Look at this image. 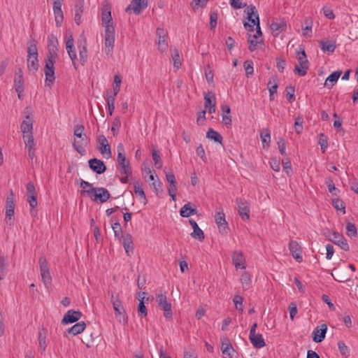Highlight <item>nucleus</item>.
<instances>
[{
  "label": "nucleus",
  "mask_w": 358,
  "mask_h": 358,
  "mask_svg": "<svg viewBox=\"0 0 358 358\" xmlns=\"http://www.w3.org/2000/svg\"><path fill=\"white\" fill-rule=\"evenodd\" d=\"M57 40L54 36L48 37V52L45 59L44 73L45 85L49 87H52L55 80L54 64L57 57Z\"/></svg>",
  "instance_id": "1"
},
{
  "label": "nucleus",
  "mask_w": 358,
  "mask_h": 358,
  "mask_svg": "<svg viewBox=\"0 0 358 358\" xmlns=\"http://www.w3.org/2000/svg\"><path fill=\"white\" fill-rule=\"evenodd\" d=\"M80 187L83 189L80 192L81 195H87L95 202L104 203L110 196L106 188L93 187L92 184L83 180L80 181Z\"/></svg>",
  "instance_id": "2"
},
{
  "label": "nucleus",
  "mask_w": 358,
  "mask_h": 358,
  "mask_svg": "<svg viewBox=\"0 0 358 358\" xmlns=\"http://www.w3.org/2000/svg\"><path fill=\"white\" fill-rule=\"evenodd\" d=\"M248 15V19L251 22V24L245 22L244 27L248 31H253L254 26H256V33L254 35L259 36L262 38V31L259 26V18L258 13L255 6L250 5L245 10Z\"/></svg>",
  "instance_id": "3"
},
{
  "label": "nucleus",
  "mask_w": 358,
  "mask_h": 358,
  "mask_svg": "<svg viewBox=\"0 0 358 358\" xmlns=\"http://www.w3.org/2000/svg\"><path fill=\"white\" fill-rule=\"evenodd\" d=\"M85 127L83 124H76L73 128V135L78 141L75 139L73 147L81 155L85 152V146L87 145V137L84 132Z\"/></svg>",
  "instance_id": "4"
},
{
  "label": "nucleus",
  "mask_w": 358,
  "mask_h": 358,
  "mask_svg": "<svg viewBox=\"0 0 358 358\" xmlns=\"http://www.w3.org/2000/svg\"><path fill=\"white\" fill-rule=\"evenodd\" d=\"M110 302L115 311V317L116 320L120 323H122L124 324H127L128 317L118 295L115 293H112L110 296Z\"/></svg>",
  "instance_id": "5"
},
{
  "label": "nucleus",
  "mask_w": 358,
  "mask_h": 358,
  "mask_svg": "<svg viewBox=\"0 0 358 358\" xmlns=\"http://www.w3.org/2000/svg\"><path fill=\"white\" fill-rule=\"evenodd\" d=\"M27 64L29 71L33 73H35L39 67L37 47L32 42L27 47Z\"/></svg>",
  "instance_id": "6"
},
{
  "label": "nucleus",
  "mask_w": 358,
  "mask_h": 358,
  "mask_svg": "<svg viewBox=\"0 0 358 358\" xmlns=\"http://www.w3.org/2000/svg\"><path fill=\"white\" fill-rule=\"evenodd\" d=\"M296 59L298 64L296 65L294 72L299 76H304L309 69V62L303 50L296 51Z\"/></svg>",
  "instance_id": "7"
},
{
  "label": "nucleus",
  "mask_w": 358,
  "mask_h": 358,
  "mask_svg": "<svg viewBox=\"0 0 358 358\" xmlns=\"http://www.w3.org/2000/svg\"><path fill=\"white\" fill-rule=\"evenodd\" d=\"M156 301L159 308L164 311V315L167 320L172 319L171 304L168 302L165 292H159L156 294Z\"/></svg>",
  "instance_id": "8"
},
{
  "label": "nucleus",
  "mask_w": 358,
  "mask_h": 358,
  "mask_svg": "<svg viewBox=\"0 0 358 358\" xmlns=\"http://www.w3.org/2000/svg\"><path fill=\"white\" fill-rule=\"evenodd\" d=\"M24 119L22 120L20 129L23 134V136L33 135V116L32 113L29 108H26L23 112Z\"/></svg>",
  "instance_id": "9"
},
{
  "label": "nucleus",
  "mask_w": 358,
  "mask_h": 358,
  "mask_svg": "<svg viewBox=\"0 0 358 358\" xmlns=\"http://www.w3.org/2000/svg\"><path fill=\"white\" fill-rule=\"evenodd\" d=\"M104 51L108 57L113 55L115 43V27L108 26L105 30Z\"/></svg>",
  "instance_id": "10"
},
{
  "label": "nucleus",
  "mask_w": 358,
  "mask_h": 358,
  "mask_svg": "<svg viewBox=\"0 0 358 358\" xmlns=\"http://www.w3.org/2000/svg\"><path fill=\"white\" fill-rule=\"evenodd\" d=\"M41 279L45 287L50 285L52 277L50 273L48 262L45 257H41L38 259Z\"/></svg>",
  "instance_id": "11"
},
{
  "label": "nucleus",
  "mask_w": 358,
  "mask_h": 358,
  "mask_svg": "<svg viewBox=\"0 0 358 358\" xmlns=\"http://www.w3.org/2000/svg\"><path fill=\"white\" fill-rule=\"evenodd\" d=\"M97 149L103 157L106 159L111 157L110 145L104 135H99L97 137Z\"/></svg>",
  "instance_id": "12"
},
{
  "label": "nucleus",
  "mask_w": 358,
  "mask_h": 358,
  "mask_svg": "<svg viewBox=\"0 0 358 358\" xmlns=\"http://www.w3.org/2000/svg\"><path fill=\"white\" fill-rule=\"evenodd\" d=\"M148 6L147 0H131L130 4L126 8V13H131V11L136 14L139 15Z\"/></svg>",
  "instance_id": "13"
},
{
  "label": "nucleus",
  "mask_w": 358,
  "mask_h": 358,
  "mask_svg": "<svg viewBox=\"0 0 358 358\" xmlns=\"http://www.w3.org/2000/svg\"><path fill=\"white\" fill-rule=\"evenodd\" d=\"M221 341V350L223 355V358H233L235 350L229 341V339L224 336L220 338Z\"/></svg>",
  "instance_id": "14"
},
{
  "label": "nucleus",
  "mask_w": 358,
  "mask_h": 358,
  "mask_svg": "<svg viewBox=\"0 0 358 358\" xmlns=\"http://www.w3.org/2000/svg\"><path fill=\"white\" fill-rule=\"evenodd\" d=\"M101 23L105 30L108 26L114 27L111 16V8L108 5H104L101 8Z\"/></svg>",
  "instance_id": "15"
},
{
  "label": "nucleus",
  "mask_w": 358,
  "mask_h": 358,
  "mask_svg": "<svg viewBox=\"0 0 358 358\" xmlns=\"http://www.w3.org/2000/svg\"><path fill=\"white\" fill-rule=\"evenodd\" d=\"M156 34L158 37V49L160 52H164L168 48L167 31L162 28H157Z\"/></svg>",
  "instance_id": "16"
},
{
  "label": "nucleus",
  "mask_w": 358,
  "mask_h": 358,
  "mask_svg": "<svg viewBox=\"0 0 358 358\" xmlns=\"http://www.w3.org/2000/svg\"><path fill=\"white\" fill-rule=\"evenodd\" d=\"M238 213L243 220H249L250 219V206L248 203L243 199H237Z\"/></svg>",
  "instance_id": "17"
},
{
  "label": "nucleus",
  "mask_w": 358,
  "mask_h": 358,
  "mask_svg": "<svg viewBox=\"0 0 358 358\" xmlns=\"http://www.w3.org/2000/svg\"><path fill=\"white\" fill-rule=\"evenodd\" d=\"M66 49L68 52V55L72 62V64L76 69H77V65H76V59H77V55L76 50L74 48V41L72 36L71 35L69 38L66 41Z\"/></svg>",
  "instance_id": "18"
},
{
  "label": "nucleus",
  "mask_w": 358,
  "mask_h": 358,
  "mask_svg": "<svg viewBox=\"0 0 358 358\" xmlns=\"http://www.w3.org/2000/svg\"><path fill=\"white\" fill-rule=\"evenodd\" d=\"M331 234L332 237H329V241L338 245L342 250H349V245L343 235L336 231H333Z\"/></svg>",
  "instance_id": "19"
},
{
  "label": "nucleus",
  "mask_w": 358,
  "mask_h": 358,
  "mask_svg": "<svg viewBox=\"0 0 358 358\" xmlns=\"http://www.w3.org/2000/svg\"><path fill=\"white\" fill-rule=\"evenodd\" d=\"M118 239L123 245V247L127 256H131L134 252L133 240L131 235L129 234H127Z\"/></svg>",
  "instance_id": "20"
},
{
  "label": "nucleus",
  "mask_w": 358,
  "mask_h": 358,
  "mask_svg": "<svg viewBox=\"0 0 358 358\" xmlns=\"http://www.w3.org/2000/svg\"><path fill=\"white\" fill-rule=\"evenodd\" d=\"M82 317V313L80 311H76L74 310H69L64 315L62 323V324H69L73 323L78 321Z\"/></svg>",
  "instance_id": "21"
},
{
  "label": "nucleus",
  "mask_w": 358,
  "mask_h": 358,
  "mask_svg": "<svg viewBox=\"0 0 358 358\" xmlns=\"http://www.w3.org/2000/svg\"><path fill=\"white\" fill-rule=\"evenodd\" d=\"M327 331V324H322L320 326H317L313 331V340L315 343H321L325 338Z\"/></svg>",
  "instance_id": "22"
},
{
  "label": "nucleus",
  "mask_w": 358,
  "mask_h": 358,
  "mask_svg": "<svg viewBox=\"0 0 358 358\" xmlns=\"http://www.w3.org/2000/svg\"><path fill=\"white\" fill-rule=\"evenodd\" d=\"M289 250L294 257L298 262H301L303 260L301 256V249L299 244L295 241H291L289 243Z\"/></svg>",
  "instance_id": "23"
},
{
  "label": "nucleus",
  "mask_w": 358,
  "mask_h": 358,
  "mask_svg": "<svg viewBox=\"0 0 358 358\" xmlns=\"http://www.w3.org/2000/svg\"><path fill=\"white\" fill-rule=\"evenodd\" d=\"M287 24L284 20L273 22L271 24V29L274 37H278L280 33L286 31Z\"/></svg>",
  "instance_id": "24"
},
{
  "label": "nucleus",
  "mask_w": 358,
  "mask_h": 358,
  "mask_svg": "<svg viewBox=\"0 0 358 358\" xmlns=\"http://www.w3.org/2000/svg\"><path fill=\"white\" fill-rule=\"evenodd\" d=\"M88 163L90 168L97 174H101L106 170L104 163L96 158L90 159Z\"/></svg>",
  "instance_id": "25"
},
{
  "label": "nucleus",
  "mask_w": 358,
  "mask_h": 358,
  "mask_svg": "<svg viewBox=\"0 0 358 358\" xmlns=\"http://www.w3.org/2000/svg\"><path fill=\"white\" fill-rule=\"evenodd\" d=\"M233 264L236 269H244L246 267L245 259L243 254L240 251H236L232 255Z\"/></svg>",
  "instance_id": "26"
},
{
  "label": "nucleus",
  "mask_w": 358,
  "mask_h": 358,
  "mask_svg": "<svg viewBox=\"0 0 358 358\" xmlns=\"http://www.w3.org/2000/svg\"><path fill=\"white\" fill-rule=\"evenodd\" d=\"M204 106L209 113L215 112V96L213 92H208L204 96Z\"/></svg>",
  "instance_id": "27"
},
{
  "label": "nucleus",
  "mask_w": 358,
  "mask_h": 358,
  "mask_svg": "<svg viewBox=\"0 0 358 358\" xmlns=\"http://www.w3.org/2000/svg\"><path fill=\"white\" fill-rule=\"evenodd\" d=\"M215 220L220 229H221V228H223V229L227 228V222L225 220V214L224 213L222 208H216Z\"/></svg>",
  "instance_id": "28"
},
{
  "label": "nucleus",
  "mask_w": 358,
  "mask_h": 358,
  "mask_svg": "<svg viewBox=\"0 0 358 358\" xmlns=\"http://www.w3.org/2000/svg\"><path fill=\"white\" fill-rule=\"evenodd\" d=\"M189 222L193 228V232H192L190 234L191 236L194 239L203 241L205 238L204 234L203 231L199 228L196 221L192 219H190L189 220Z\"/></svg>",
  "instance_id": "29"
},
{
  "label": "nucleus",
  "mask_w": 358,
  "mask_h": 358,
  "mask_svg": "<svg viewBox=\"0 0 358 358\" xmlns=\"http://www.w3.org/2000/svg\"><path fill=\"white\" fill-rule=\"evenodd\" d=\"M14 85L16 92H24V78H23V72L21 69H20L15 73V78H14Z\"/></svg>",
  "instance_id": "30"
},
{
  "label": "nucleus",
  "mask_w": 358,
  "mask_h": 358,
  "mask_svg": "<svg viewBox=\"0 0 358 358\" xmlns=\"http://www.w3.org/2000/svg\"><path fill=\"white\" fill-rule=\"evenodd\" d=\"M84 0H76L75 4V22L80 24L82 22V15L84 10Z\"/></svg>",
  "instance_id": "31"
},
{
  "label": "nucleus",
  "mask_w": 358,
  "mask_h": 358,
  "mask_svg": "<svg viewBox=\"0 0 358 358\" xmlns=\"http://www.w3.org/2000/svg\"><path fill=\"white\" fill-rule=\"evenodd\" d=\"M249 339L252 345L256 348H263L266 345L264 340L262 337V335L260 334H250Z\"/></svg>",
  "instance_id": "32"
},
{
  "label": "nucleus",
  "mask_w": 358,
  "mask_h": 358,
  "mask_svg": "<svg viewBox=\"0 0 358 358\" xmlns=\"http://www.w3.org/2000/svg\"><path fill=\"white\" fill-rule=\"evenodd\" d=\"M134 192L138 197L140 201L145 205L148 202V200L143 189L142 183L141 182L137 181L134 183Z\"/></svg>",
  "instance_id": "33"
},
{
  "label": "nucleus",
  "mask_w": 358,
  "mask_h": 358,
  "mask_svg": "<svg viewBox=\"0 0 358 358\" xmlns=\"http://www.w3.org/2000/svg\"><path fill=\"white\" fill-rule=\"evenodd\" d=\"M120 173L122 177L120 178V181L122 183H127L128 182V178L131 176V168L130 166L129 162H127V164L120 166Z\"/></svg>",
  "instance_id": "34"
},
{
  "label": "nucleus",
  "mask_w": 358,
  "mask_h": 358,
  "mask_svg": "<svg viewBox=\"0 0 358 358\" xmlns=\"http://www.w3.org/2000/svg\"><path fill=\"white\" fill-rule=\"evenodd\" d=\"M248 41L249 43L248 49L250 52H254L257 48V45L263 43V39L257 35L249 34Z\"/></svg>",
  "instance_id": "35"
},
{
  "label": "nucleus",
  "mask_w": 358,
  "mask_h": 358,
  "mask_svg": "<svg viewBox=\"0 0 358 358\" xmlns=\"http://www.w3.org/2000/svg\"><path fill=\"white\" fill-rule=\"evenodd\" d=\"M320 48L323 52H334L336 49V41H321L320 42Z\"/></svg>",
  "instance_id": "36"
},
{
  "label": "nucleus",
  "mask_w": 358,
  "mask_h": 358,
  "mask_svg": "<svg viewBox=\"0 0 358 358\" xmlns=\"http://www.w3.org/2000/svg\"><path fill=\"white\" fill-rule=\"evenodd\" d=\"M196 213L197 210L196 208H192L189 203L185 204L180 210V215L182 217H188L190 215H195Z\"/></svg>",
  "instance_id": "37"
},
{
  "label": "nucleus",
  "mask_w": 358,
  "mask_h": 358,
  "mask_svg": "<svg viewBox=\"0 0 358 358\" xmlns=\"http://www.w3.org/2000/svg\"><path fill=\"white\" fill-rule=\"evenodd\" d=\"M86 327V324L84 322H80L75 324L73 327L68 329V332L70 334L73 336H76L78 334H81Z\"/></svg>",
  "instance_id": "38"
},
{
  "label": "nucleus",
  "mask_w": 358,
  "mask_h": 358,
  "mask_svg": "<svg viewBox=\"0 0 358 358\" xmlns=\"http://www.w3.org/2000/svg\"><path fill=\"white\" fill-rule=\"evenodd\" d=\"M341 74V71H335L330 74L325 80V86H327L329 88L332 87L337 82L338 79L339 78Z\"/></svg>",
  "instance_id": "39"
},
{
  "label": "nucleus",
  "mask_w": 358,
  "mask_h": 358,
  "mask_svg": "<svg viewBox=\"0 0 358 358\" xmlns=\"http://www.w3.org/2000/svg\"><path fill=\"white\" fill-rule=\"evenodd\" d=\"M117 161L119 166L125 165L127 164V162H129L124 155V149L122 144H119L117 145Z\"/></svg>",
  "instance_id": "40"
},
{
  "label": "nucleus",
  "mask_w": 358,
  "mask_h": 358,
  "mask_svg": "<svg viewBox=\"0 0 358 358\" xmlns=\"http://www.w3.org/2000/svg\"><path fill=\"white\" fill-rule=\"evenodd\" d=\"M241 282L244 289L247 290L251 287V276L248 272H243L241 277Z\"/></svg>",
  "instance_id": "41"
},
{
  "label": "nucleus",
  "mask_w": 358,
  "mask_h": 358,
  "mask_svg": "<svg viewBox=\"0 0 358 358\" xmlns=\"http://www.w3.org/2000/svg\"><path fill=\"white\" fill-rule=\"evenodd\" d=\"M206 137L211 140H213L215 142H217L222 144V136L216 131L213 129H209L206 134Z\"/></svg>",
  "instance_id": "42"
},
{
  "label": "nucleus",
  "mask_w": 358,
  "mask_h": 358,
  "mask_svg": "<svg viewBox=\"0 0 358 358\" xmlns=\"http://www.w3.org/2000/svg\"><path fill=\"white\" fill-rule=\"evenodd\" d=\"M78 49H79L80 62V64L83 66H84L87 59V50L86 45L85 44L82 45H79Z\"/></svg>",
  "instance_id": "43"
},
{
  "label": "nucleus",
  "mask_w": 358,
  "mask_h": 358,
  "mask_svg": "<svg viewBox=\"0 0 358 358\" xmlns=\"http://www.w3.org/2000/svg\"><path fill=\"white\" fill-rule=\"evenodd\" d=\"M25 148L27 150H35L36 143L34 141V136H23Z\"/></svg>",
  "instance_id": "44"
},
{
  "label": "nucleus",
  "mask_w": 358,
  "mask_h": 358,
  "mask_svg": "<svg viewBox=\"0 0 358 358\" xmlns=\"http://www.w3.org/2000/svg\"><path fill=\"white\" fill-rule=\"evenodd\" d=\"M57 27H60L64 19L62 8L53 9Z\"/></svg>",
  "instance_id": "45"
},
{
  "label": "nucleus",
  "mask_w": 358,
  "mask_h": 358,
  "mask_svg": "<svg viewBox=\"0 0 358 358\" xmlns=\"http://www.w3.org/2000/svg\"><path fill=\"white\" fill-rule=\"evenodd\" d=\"M346 234L350 237H357V228L354 224L351 222H348L346 224Z\"/></svg>",
  "instance_id": "46"
},
{
  "label": "nucleus",
  "mask_w": 358,
  "mask_h": 358,
  "mask_svg": "<svg viewBox=\"0 0 358 358\" xmlns=\"http://www.w3.org/2000/svg\"><path fill=\"white\" fill-rule=\"evenodd\" d=\"M318 144L321 147L322 153H324L327 149L328 143L327 136L322 133L319 135Z\"/></svg>",
  "instance_id": "47"
},
{
  "label": "nucleus",
  "mask_w": 358,
  "mask_h": 358,
  "mask_svg": "<svg viewBox=\"0 0 358 358\" xmlns=\"http://www.w3.org/2000/svg\"><path fill=\"white\" fill-rule=\"evenodd\" d=\"M121 127V121L119 117H115L112 122L111 131L114 136L118 134Z\"/></svg>",
  "instance_id": "48"
},
{
  "label": "nucleus",
  "mask_w": 358,
  "mask_h": 358,
  "mask_svg": "<svg viewBox=\"0 0 358 358\" xmlns=\"http://www.w3.org/2000/svg\"><path fill=\"white\" fill-rule=\"evenodd\" d=\"M138 316L141 318L145 317L148 315L147 308L144 304V301H143V299H139V304L138 306Z\"/></svg>",
  "instance_id": "49"
},
{
  "label": "nucleus",
  "mask_w": 358,
  "mask_h": 358,
  "mask_svg": "<svg viewBox=\"0 0 358 358\" xmlns=\"http://www.w3.org/2000/svg\"><path fill=\"white\" fill-rule=\"evenodd\" d=\"M112 229L114 231V235L116 238H120V237L124 236L121 225L119 222H115L113 224Z\"/></svg>",
  "instance_id": "50"
},
{
  "label": "nucleus",
  "mask_w": 358,
  "mask_h": 358,
  "mask_svg": "<svg viewBox=\"0 0 358 358\" xmlns=\"http://www.w3.org/2000/svg\"><path fill=\"white\" fill-rule=\"evenodd\" d=\"M260 138L263 143H266L268 145L271 141L270 131L268 129H264L260 134Z\"/></svg>",
  "instance_id": "51"
},
{
  "label": "nucleus",
  "mask_w": 358,
  "mask_h": 358,
  "mask_svg": "<svg viewBox=\"0 0 358 358\" xmlns=\"http://www.w3.org/2000/svg\"><path fill=\"white\" fill-rule=\"evenodd\" d=\"M303 119L302 117H297L295 118L294 129L296 134H299L303 130Z\"/></svg>",
  "instance_id": "52"
},
{
  "label": "nucleus",
  "mask_w": 358,
  "mask_h": 358,
  "mask_svg": "<svg viewBox=\"0 0 358 358\" xmlns=\"http://www.w3.org/2000/svg\"><path fill=\"white\" fill-rule=\"evenodd\" d=\"M152 159L157 168L160 169L162 166V162L160 155L157 150H153L152 152Z\"/></svg>",
  "instance_id": "53"
},
{
  "label": "nucleus",
  "mask_w": 358,
  "mask_h": 358,
  "mask_svg": "<svg viewBox=\"0 0 358 358\" xmlns=\"http://www.w3.org/2000/svg\"><path fill=\"white\" fill-rule=\"evenodd\" d=\"M285 92H286V98H287V99L289 102L294 101V99H295V97H294V92H295L294 87H292V86L287 87L286 89H285Z\"/></svg>",
  "instance_id": "54"
},
{
  "label": "nucleus",
  "mask_w": 358,
  "mask_h": 358,
  "mask_svg": "<svg viewBox=\"0 0 358 358\" xmlns=\"http://www.w3.org/2000/svg\"><path fill=\"white\" fill-rule=\"evenodd\" d=\"M208 1V0H192L191 2V6L193 10H196L199 7H204Z\"/></svg>",
  "instance_id": "55"
},
{
  "label": "nucleus",
  "mask_w": 358,
  "mask_h": 358,
  "mask_svg": "<svg viewBox=\"0 0 358 358\" xmlns=\"http://www.w3.org/2000/svg\"><path fill=\"white\" fill-rule=\"evenodd\" d=\"M15 204L6 205V219L8 218L9 220H12L14 215Z\"/></svg>",
  "instance_id": "56"
},
{
  "label": "nucleus",
  "mask_w": 358,
  "mask_h": 358,
  "mask_svg": "<svg viewBox=\"0 0 358 358\" xmlns=\"http://www.w3.org/2000/svg\"><path fill=\"white\" fill-rule=\"evenodd\" d=\"M172 58L173 60V66L176 69H178L181 66V62L180 61V55L178 50H175L172 53Z\"/></svg>",
  "instance_id": "57"
},
{
  "label": "nucleus",
  "mask_w": 358,
  "mask_h": 358,
  "mask_svg": "<svg viewBox=\"0 0 358 358\" xmlns=\"http://www.w3.org/2000/svg\"><path fill=\"white\" fill-rule=\"evenodd\" d=\"M38 345L42 351L45 350V334H43L41 331L38 333Z\"/></svg>",
  "instance_id": "58"
},
{
  "label": "nucleus",
  "mask_w": 358,
  "mask_h": 358,
  "mask_svg": "<svg viewBox=\"0 0 358 358\" xmlns=\"http://www.w3.org/2000/svg\"><path fill=\"white\" fill-rule=\"evenodd\" d=\"M244 68L247 76L252 75L254 72L253 63L252 61H245Z\"/></svg>",
  "instance_id": "59"
},
{
  "label": "nucleus",
  "mask_w": 358,
  "mask_h": 358,
  "mask_svg": "<svg viewBox=\"0 0 358 358\" xmlns=\"http://www.w3.org/2000/svg\"><path fill=\"white\" fill-rule=\"evenodd\" d=\"M332 204L336 210H343V214L345 213V205L343 201L340 199H334L332 201Z\"/></svg>",
  "instance_id": "60"
},
{
  "label": "nucleus",
  "mask_w": 358,
  "mask_h": 358,
  "mask_svg": "<svg viewBox=\"0 0 358 358\" xmlns=\"http://www.w3.org/2000/svg\"><path fill=\"white\" fill-rule=\"evenodd\" d=\"M217 13L211 12L210 15V29H214L217 26Z\"/></svg>",
  "instance_id": "61"
},
{
  "label": "nucleus",
  "mask_w": 358,
  "mask_h": 358,
  "mask_svg": "<svg viewBox=\"0 0 358 358\" xmlns=\"http://www.w3.org/2000/svg\"><path fill=\"white\" fill-rule=\"evenodd\" d=\"M270 165L271 169L275 171H279L280 169V160L276 158H272L270 161Z\"/></svg>",
  "instance_id": "62"
},
{
  "label": "nucleus",
  "mask_w": 358,
  "mask_h": 358,
  "mask_svg": "<svg viewBox=\"0 0 358 358\" xmlns=\"http://www.w3.org/2000/svg\"><path fill=\"white\" fill-rule=\"evenodd\" d=\"M27 201L31 208H35L38 205L36 194L27 196Z\"/></svg>",
  "instance_id": "63"
},
{
  "label": "nucleus",
  "mask_w": 358,
  "mask_h": 358,
  "mask_svg": "<svg viewBox=\"0 0 358 358\" xmlns=\"http://www.w3.org/2000/svg\"><path fill=\"white\" fill-rule=\"evenodd\" d=\"M289 317L292 320H294V317L297 314V308L295 303L292 302L289 306Z\"/></svg>",
  "instance_id": "64"
}]
</instances>
